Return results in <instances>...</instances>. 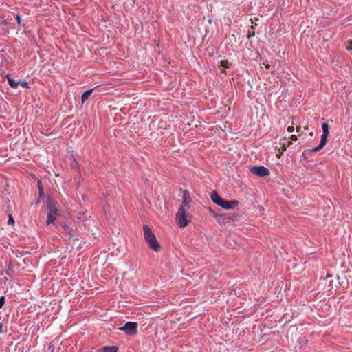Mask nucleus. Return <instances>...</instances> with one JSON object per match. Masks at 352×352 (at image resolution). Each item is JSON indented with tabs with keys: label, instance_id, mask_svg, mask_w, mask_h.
<instances>
[{
	"label": "nucleus",
	"instance_id": "23",
	"mask_svg": "<svg viewBox=\"0 0 352 352\" xmlns=\"http://www.w3.org/2000/svg\"><path fill=\"white\" fill-rule=\"evenodd\" d=\"M16 21H17V23L19 24L21 23V16L19 15H16Z\"/></svg>",
	"mask_w": 352,
	"mask_h": 352
},
{
	"label": "nucleus",
	"instance_id": "21",
	"mask_svg": "<svg viewBox=\"0 0 352 352\" xmlns=\"http://www.w3.org/2000/svg\"><path fill=\"white\" fill-rule=\"evenodd\" d=\"M283 152L280 151V149L278 150V153L276 154L277 157L280 158L283 155Z\"/></svg>",
	"mask_w": 352,
	"mask_h": 352
},
{
	"label": "nucleus",
	"instance_id": "5",
	"mask_svg": "<svg viewBox=\"0 0 352 352\" xmlns=\"http://www.w3.org/2000/svg\"><path fill=\"white\" fill-rule=\"evenodd\" d=\"M138 323L135 322H127L118 329L124 331L126 335L135 336L138 333Z\"/></svg>",
	"mask_w": 352,
	"mask_h": 352
},
{
	"label": "nucleus",
	"instance_id": "22",
	"mask_svg": "<svg viewBox=\"0 0 352 352\" xmlns=\"http://www.w3.org/2000/svg\"><path fill=\"white\" fill-rule=\"evenodd\" d=\"M14 219L12 218V217L11 215H10V218H9V220H8V223H14Z\"/></svg>",
	"mask_w": 352,
	"mask_h": 352
},
{
	"label": "nucleus",
	"instance_id": "28",
	"mask_svg": "<svg viewBox=\"0 0 352 352\" xmlns=\"http://www.w3.org/2000/svg\"><path fill=\"white\" fill-rule=\"evenodd\" d=\"M39 190H40V194H41L43 192V189L40 186H39Z\"/></svg>",
	"mask_w": 352,
	"mask_h": 352
},
{
	"label": "nucleus",
	"instance_id": "26",
	"mask_svg": "<svg viewBox=\"0 0 352 352\" xmlns=\"http://www.w3.org/2000/svg\"><path fill=\"white\" fill-rule=\"evenodd\" d=\"M3 324L0 323V331L2 332Z\"/></svg>",
	"mask_w": 352,
	"mask_h": 352
},
{
	"label": "nucleus",
	"instance_id": "13",
	"mask_svg": "<svg viewBox=\"0 0 352 352\" xmlns=\"http://www.w3.org/2000/svg\"><path fill=\"white\" fill-rule=\"evenodd\" d=\"M255 35V32H254V27L253 25H252L250 27V29L248 30V38H250L252 36H254Z\"/></svg>",
	"mask_w": 352,
	"mask_h": 352
},
{
	"label": "nucleus",
	"instance_id": "6",
	"mask_svg": "<svg viewBox=\"0 0 352 352\" xmlns=\"http://www.w3.org/2000/svg\"><path fill=\"white\" fill-rule=\"evenodd\" d=\"M250 171L258 177L268 176L270 173V170L263 166H253L250 168Z\"/></svg>",
	"mask_w": 352,
	"mask_h": 352
},
{
	"label": "nucleus",
	"instance_id": "24",
	"mask_svg": "<svg viewBox=\"0 0 352 352\" xmlns=\"http://www.w3.org/2000/svg\"><path fill=\"white\" fill-rule=\"evenodd\" d=\"M292 144V141H287V144H286V146L287 147H289L291 144Z\"/></svg>",
	"mask_w": 352,
	"mask_h": 352
},
{
	"label": "nucleus",
	"instance_id": "18",
	"mask_svg": "<svg viewBox=\"0 0 352 352\" xmlns=\"http://www.w3.org/2000/svg\"><path fill=\"white\" fill-rule=\"evenodd\" d=\"M5 304V297L1 296L0 297V308H2L3 305Z\"/></svg>",
	"mask_w": 352,
	"mask_h": 352
},
{
	"label": "nucleus",
	"instance_id": "7",
	"mask_svg": "<svg viewBox=\"0 0 352 352\" xmlns=\"http://www.w3.org/2000/svg\"><path fill=\"white\" fill-rule=\"evenodd\" d=\"M239 202L237 201H226L223 199L220 206L225 209H231L237 206Z\"/></svg>",
	"mask_w": 352,
	"mask_h": 352
},
{
	"label": "nucleus",
	"instance_id": "17",
	"mask_svg": "<svg viewBox=\"0 0 352 352\" xmlns=\"http://www.w3.org/2000/svg\"><path fill=\"white\" fill-rule=\"evenodd\" d=\"M346 47L348 50H352V41H347Z\"/></svg>",
	"mask_w": 352,
	"mask_h": 352
},
{
	"label": "nucleus",
	"instance_id": "29",
	"mask_svg": "<svg viewBox=\"0 0 352 352\" xmlns=\"http://www.w3.org/2000/svg\"><path fill=\"white\" fill-rule=\"evenodd\" d=\"M300 127L298 126V127L296 128V131H297V132H299V131H300Z\"/></svg>",
	"mask_w": 352,
	"mask_h": 352
},
{
	"label": "nucleus",
	"instance_id": "25",
	"mask_svg": "<svg viewBox=\"0 0 352 352\" xmlns=\"http://www.w3.org/2000/svg\"><path fill=\"white\" fill-rule=\"evenodd\" d=\"M210 212H212V214L214 215V217L219 216V214H217L216 213H214L212 210H210Z\"/></svg>",
	"mask_w": 352,
	"mask_h": 352
},
{
	"label": "nucleus",
	"instance_id": "16",
	"mask_svg": "<svg viewBox=\"0 0 352 352\" xmlns=\"http://www.w3.org/2000/svg\"><path fill=\"white\" fill-rule=\"evenodd\" d=\"M287 146H286V143L284 142L283 143H281V146L279 149H280V151H285L286 149H287Z\"/></svg>",
	"mask_w": 352,
	"mask_h": 352
},
{
	"label": "nucleus",
	"instance_id": "2",
	"mask_svg": "<svg viewBox=\"0 0 352 352\" xmlns=\"http://www.w3.org/2000/svg\"><path fill=\"white\" fill-rule=\"evenodd\" d=\"M190 215L187 213V208L181 206L176 215V220L180 228H184L188 225L190 221Z\"/></svg>",
	"mask_w": 352,
	"mask_h": 352
},
{
	"label": "nucleus",
	"instance_id": "8",
	"mask_svg": "<svg viewBox=\"0 0 352 352\" xmlns=\"http://www.w3.org/2000/svg\"><path fill=\"white\" fill-rule=\"evenodd\" d=\"M212 201L217 205L221 206L223 199L217 194L216 191H214L211 193L210 195Z\"/></svg>",
	"mask_w": 352,
	"mask_h": 352
},
{
	"label": "nucleus",
	"instance_id": "10",
	"mask_svg": "<svg viewBox=\"0 0 352 352\" xmlns=\"http://www.w3.org/2000/svg\"><path fill=\"white\" fill-rule=\"evenodd\" d=\"M6 77L8 78V83L12 88L16 89L18 87L19 85V82L18 81H15L9 74L7 75Z\"/></svg>",
	"mask_w": 352,
	"mask_h": 352
},
{
	"label": "nucleus",
	"instance_id": "30",
	"mask_svg": "<svg viewBox=\"0 0 352 352\" xmlns=\"http://www.w3.org/2000/svg\"><path fill=\"white\" fill-rule=\"evenodd\" d=\"M309 135H310V136H313L314 133H313V132H311Z\"/></svg>",
	"mask_w": 352,
	"mask_h": 352
},
{
	"label": "nucleus",
	"instance_id": "15",
	"mask_svg": "<svg viewBox=\"0 0 352 352\" xmlns=\"http://www.w3.org/2000/svg\"><path fill=\"white\" fill-rule=\"evenodd\" d=\"M19 85L23 88H29L28 83L25 80H19Z\"/></svg>",
	"mask_w": 352,
	"mask_h": 352
},
{
	"label": "nucleus",
	"instance_id": "3",
	"mask_svg": "<svg viewBox=\"0 0 352 352\" xmlns=\"http://www.w3.org/2000/svg\"><path fill=\"white\" fill-rule=\"evenodd\" d=\"M47 224L50 225L56 219L57 217L60 214V212L57 209L56 204L52 201L47 202Z\"/></svg>",
	"mask_w": 352,
	"mask_h": 352
},
{
	"label": "nucleus",
	"instance_id": "14",
	"mask_svg": "<svg viewBox=\"0 0 352 352\" xmlns=\"http://www.w3.org/2000/svg\"><path fill=\"white\" fill-rule=\"evenodd\" d=\"M221 66L224 68H229L230 63L227 60H221L220 62Z\"/></svg>",
	"mask_w": 352,
	"mask_h": 352
},
{
	"label": "nucleus",
	"instance_id": "9",
	"mask_svg": "<svg viewBox=\"0 0 352 352\" xmlns=\"http://www.w3.org/2000/svg\"><path fill=\"white\" fill-rule=\"evenodd\" d=\"M190 201H191V199H190V197L189 192L188 190L184 191V192H183V201H182V206H184V208L186 206H187V208H188V205L190 203Z\"/></svg>",
	"mask_w": 352,
	"mask_h": 352
},
{
	"label": "nucleus",
	"instance_id": "4",
	"mask_svg": "<svg viewBox=\"0 0 352 352\" xmlns=\"http://www.w3.org/2000/svg\"><path fill=\"white\" fill-rule=\"evenodd\" d=\"M322 135L321 136L320 142L319 145L312 149L313 152H318L322 149L327 143V138L329 134V125L327 122L322 124Z\"/></svg>",
	"mask_w": 352,
	"mask_h": 352
},
{
	"label": "nucleus",
	"instance_id": "11",
	"mask_svg": "<svg viewBox=\"0 0 352 352\" xmlns=\"http://www.w3.org/2000/svg\"><path fill=\"white\" fill-rule=\"evenodd\" d=\"M93 90H94L93 89H91L86 91L85 92H84L82 94V97H81L82 102H85V101H87L88 100L89 97L92 94Z\"/></svg>",
	"mask_w": 352,
	"mask_h": 352
},
{
	"label": "nucleus",
	"instance_id": "1",
	"mask_svg": "<svg viewBox=\"0 0 352 352\" xmlns=\"http://www.w3.org/2000/svg\"><path fill=\"white\" fill-rule=\"evenodd\" d=\"M143 231L144 239L148 244L149 247L155 252H160L161 246L158 243L155 235L151 230L150 228L147 225L144 224L143 226Z\"/></svg>",
	"mask_w": 352,
	"mask_h": 352
},
{
	"label": "nucleus",
	"instance_id": "27",
	"mask_svg": "<svg viewBox=\"0 0 352 352\" xmlns=\"http://www.w3.org/2000/svg\"><path fill=\"white\" fill-rule=\"evenodd\" d=\"M255 21H255V23H254V25H258V24H257V21H258V19L257 18H255Z\"/></svg>",
	"mask_w": 352,
	"mask_h": 352
},
{
	"label": "nucleus",
	"instance_id": "20",
	"mask_svg": "<svg viewBox=\"0 0 352 352\" xmlns=\"http://www.w3.org/2000/svg\"><path fill=\"white\" fill-rule=\"evenodd\" d=\"M290 139L292 141H296L297 140V136L295 135H292L291 137H290Z\"/></svg>",
	"mask_w": 352,
	"mask_h": 352
},
{
	"label": "nucleus",
	"instance_id": "12",
	"mask_svg": "<svg viewBox=\"0 0 352 352\" xmlns=\"http://www.w3.org/2000/svg\"><path fill=\"white\" fill-rule=\"evenodd\" d=\"M118 348L115 346H107L102 349V352H118Z\"/></svg>",
	"mask_w": 352,
	"mask_h": 352
},
{
	"label": "nucleus",
	"instance_id": "19",
	"mask_svg": "<svg viewBox=\"0 0 352 352\" xmlns=\"http://www.w3.org/2000/svg\"><path fill=\"white\" fill-rule=\"evenodd\" d=\"M294 130V127L293 126H289L287 128V131L289 132V133L293 132Z\"/></svg>",
	"mask_w": 352,
	"mask_h": 352
}]
</instances>
